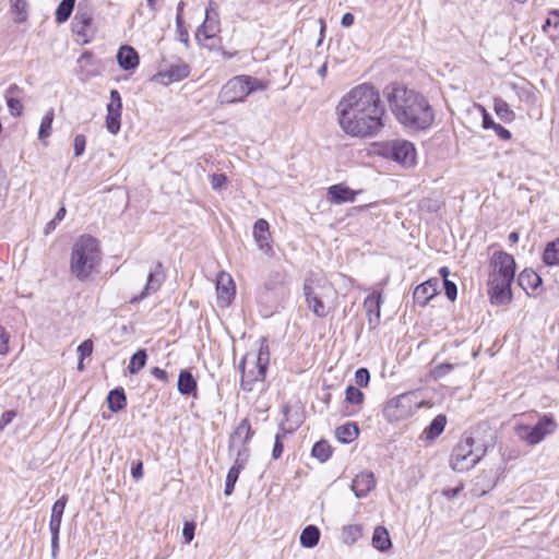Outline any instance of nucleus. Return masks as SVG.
<instances>
[{"instance_id":"10","label":"nucleus","mask_w":559,"mask_h":559,"mask_svg":"<svg viewBox=\"0 0 559 559\" xmlns=\"http://www.w3.org/2000/svg\"><path fill=\"white\" fill-rule=\"evenodd\" d=\"M383 154L402 164L403 166H413L416 160V150L413 143L406 140H392L383 146Z\"/></svg>"},{"instance_id":"30","label":"nucleus","mask_w":559,"mask_h":559,"mask_svg":"<svg viewBox=\"0 0 559 559\" xmlns=\"http://www.w3.org/2000/svg\"><path fill=\"white\" fill-rule=\"evenodd\" d=\"M178 391L182 395H191L197 391V381L189 370H181L177 382Z\"/></svg>"},{"instance_id":"25","label":"nucleus","mask_w":559,"mask_h":559,"mask_svg":"<svg viewBox=\"0 0 559 559\" xmlns=\"http://www.w3.org/2000/svg\"><path fill=\"white\" fill-rule=\"evenodd\" d=\"M117 61L124 71L133 70L139 66V53L133 47L124 45L117 52Z\"/></svg>"},{"instance_id":"39","label":"nucleus","mask_w":559,"mask_h":559,"mask_svg":"<svg viewBox=\"0 0 559 559\" xmlns=\"http://www.w3.org/2000/svg\"><path fill=\"white\" fill-rule=\"evenodd\" d=\"M493 109L497 116L504 122H510L514 119V112L503 99H495Z\"/></svg>"},{"instance_id":"48","label":"nucleus","mask_w":559,"mask_h":559,"mask_svg":"<svg viewBox=\"0 0 559 559\" xmlns=\"http://www.w3.org/2000/svg\"><path fill=\"white\" fill-rule=\"evenodd\" d=\"M79 358L85 359L90 357L93 353V342L92 340H85L78 347Z\"/></svg>"},{"instance_id":"63","label":"nucleus","mask_w":559,"mask_h":559,"mask_svg":"<svg viewBox=\"0 0 559 559\" xmlns=\"http://www.w3.org/2000/svg\"><path fill=\"white\" fill-rule=\"evenodd\" d=\"M354 15L352 13H345L343 16H342V20H341V24L344 26V27H349L354 24Z\"/></svg>"},{"instance_id":"20","label":"nucleus","mask_w":559,"mask_h":559,"mask_svg":"<svg viewBox=\"0 0 559 559\" xmlns=\"http://www.w3.org/2000/svg\"><path fill=\"white\" fill-rule=\"evenodd\" d=\"M270 225L263 219L259 218L253 225V237L261 251L266 254L272 253V246L269 242L270 239Z\"/></svg>"},{"instance_id":"54","label":"nucleus","mask_w":559,"mask_h":559,"mask_svg":"<svg viewBox=\"0 0 559 559\" xmlns=\"http://www.w3.org/2000/svg\"><path fill=\"white\" fill-rule=\"evenodd\" d=\"M558 24H559V11L554 10L550 12V16L545 21V23L543 25V29L546 31V28L550 25H554L555 27H557Z\"/></svg>"},{"instance_id":"22","label":"nucleus","mask_w":559,"mask_h":559,"mask_svg":"<svg viewBox=\"0 0 559 559\" xmlns=\"http://www.w3.org/2000/svg\"><path fill=\"white\" fill-rule=\"evenodd\" d=\"M162 267H163L162 263L157 262L154 270H152L148 273L144 290L142 292V294L140 296L134 297L131 300V302H136L139 300H142L147 295L155 293L160 287V285L164 281V274H163Z\"/></svg>"},{"instance_id":"58","label":"nucleus","mask_w":559,"mask_h":559,"mask_svg":"<svg viewBox=\"0 0 559 559\" xmlns=\"http://www.w3.org/2000/svg\"><path fill=\"white\" fill-rule=\"evenodd\" d=\"M483 111V128L492 129L497 123L493 121L492 117L486 111L484 107H481Z\"/></svg>"},{"instance_id":"23","label":"nucleus","mask_w":559,"mask_h":559,"mask_svg":"<svg viewBox=\"0 0 559 559\" xmlns=\"http://www.w3.org/2000/svg\"><path fill=\"white\" fill-rule=\"evenodd\" d=\"M438 293V280H428L418 285L414 293L413 298L415 302L420 306H426L427 302Z\"/></svg>"},{"instance_id":"16","label":"nucleus","mask_w":559,"mask_h":559,"mask_svg":"<svg viewBox=\"0 0 559 559\" xmlns=\"http://www.w3.org/2000/svg\"><path fill=\"white\" fill-rule=\"evenodd\" d=\"M190 73L189 66L180 62L177 64H171L167 70L159 71L155 76L154 80L156 82L163 83L165 85L177 82L180 80L186 79Z\"/></svg>"},{"instance_id":"45","label":"nucleus","mask_w":559,"mask_h":559,"mask_svg":"<svg viewBox=\"0 0 559 559\" xmlns=\"http://www.w3.org/2000/svg\"><path fill=\"white\" fill-rule=\"evenodd\" d=\"M370 381V372L367 368H359L355 372V382L358 386H367Z\"/></svg>"},{"instance_id":"3","label":"nucleus","mask_w":559,"mask_h":559,"mask_svg":"<svg viewBox=\"0 0 559 559\" xmlns=\"http://www.w3.org/2000/svg\"><path fill=\"white\" fill-rule=\"evenodd\" d=\"M515 260L504 252L496 251L490 259L488 294L493 305H507L512 300L511 284L515 276Z\"/></svg>"},{"instance_id":"37","label":"nucleus","mask_w":559,"mask_h":559,"mask_svg":"<svg viewBox=\"0 0 559 559\" xmlns=\"http://www.w3.org/2000/svg\"><path fill=\"white\" fill-rule=\"evenodd\" d=\"M311 454L313 457L318 459L321 463L328 461L332 454L331 445L325 441L321 440L313 444Z\"/></svg>"},{"instance_id":"19","label":"nucleus","mask_w":559,"mask_h":559,"mask_svg":"<svg viewBox=\"0 0 559 559\" xmlns=\"http://www.w3.org/2000/svg\"><path fill=\"white\" fill-rule=\"evenodd\" d=\"M219 31L218 13L216 3L210 2L205 11V20L199 27L198 33H202L206 39L213 38Z\"/></svg>"},{"instance_id":"55","label":"nucleus","mask_w":559,"mask_h":559,"mask_svg":"<svg viewBox=\"0 0 559 559\" xmlns=\"http://www.w3.org/2000/svg\"><path fill=\"white\" fill-rule=\"evenodd\" d=\"M9 335L3 328L0 326V355L5 354L9 349L8 346Z\"/></svg>"},{"instance_id":"6","label":"nucleus","mask_w":559,"mask_h":559,"mask_svg":"<svg viewBox=\"0 0 559 559\" xmlns=\"http://www.w3.org/2000/svg\"><path fill=\"white\" fill-rule=\"evenodd\" d=\"M266 90V84L250 75H238L230 79L221 90L218 98L222 104L240 103L255 91Z\"/></svg>"},{"instance_id":"38","label":"nucleus","mask_w":559,"mask_h":559,"mask_svg":"<svg viewBox=\"0 0 559 559\" xmlns=\"http://www.w3.org/2000/svg\"><path fill=\"white\" fill-rule=\"evenodd\" d=\"M147 354L145 349L135 352L129 362L128 370L131 374L138 373L146 364Z\"/></svg>"},{"instance_id":"9","label":"nucleus","mask_w":559,"mask_h":559,"mask_svg":"<svg viewBox=\"0 0 559 559\" xmlns=\"http://www.w3.org/2000/svg\"><path fill=\"white\" fill-rule=\"evenodd\" d=\"M556 428L557 425L554 418L545 415L534 426H520L518 435L528 444L534 445L539 443L546 436L551 435Z\"/></svg>"},{"instance_id":"46","label":"nucleus","mask_w":559,"mask_h":559,"mask_svg":"<svg viewBox=\"0 0 559 559\" xmlns=\"http://www.w3.org/2000/svg\"><path fill=\"white\" fill-rule=\"evenodd\" d=\"M86 145V138L83 134H76L73 141L74 156L83 155Z\"/></svg>"},{"instance_id":"35","label":"nucleus","mask_w":559,"mask_h":559,"mask_svg":"<svg viewBox=\"0 0 559 559\" xmlns=\"http://www.w3.org/2000/svg\"><path fill=\"white\" fill-rule=\"evenodd\" d=\"M543 261L546 265H559V238L547 243Z\"/></svg>"},{"instance_id":"44","label":"nucleus","mask_w":559,"mask_h":559,"mask_svg":"<svg viewBox=\"0 0 559 559\" xmlns=\"http://www.w3.org/2000/svg\"><path fill=\"white\" fill-rule=\"evenodd\" d=\"M360 535L361 531L357 525H348L343 530V538L346 543H355Z\"/></svg>"},{"instance_id":"7","label":"nucleus","mask_w":559,"mask_h":559,"mask_svg":"<svg viewBox=\"0 0 559 559\" xmlns=\"http://www.w3.org/2000/svg\"><path fill=\"white\" fill-rule=\"evenodd\" d=\"M486 451L487 448L484 444L475 447V439L466 437L452 450L450 466L456 472H466L479 462Z\"/></svg>"},{"instance_id":"27","label":"nucleus","mask_w":559,"mask_h":559,"mask_svg":"<svg viewBox=\"0 0 559 559\" xmlns=\"http://www.w3.org/2000/svg\"><path fill=\"white\" fill-rule=\"evenodd\" d=\"M447 425V417L443 414L437 415L432 421L429 424L428 427H426L420 435V440L424 441H432L437 437H439Z\"/></svg>"},{"instance_id":"56","label":"nucleus","mask_w":559,"mask_h":559,"mask_svg":"<svg viewBox=\"0 0 559 559\" xmlns=\"http://www.w3.org/2000/svg\"><path fill=\"white\" fill-rule=\"evenodd\" d=\"M131 475L134 479H140L143 476V464L141 461L132 463Z\"/></svg>"},{"instance_id":"15","label":"nucleus","mask_w":559,"mask_h":559,"mask_svg":"<svg viewBox=\"0 0 559 559\" xmlns=\"http://www.w3.org/2000/svg\"><path fill=\"white\" fill-rule=\"evenodd\" d=\"M94 16V7L88 0L79 2L76 13L73 20V27L79 35H84L87 27L91 26Z\"/></svg>"},{"instance_id":"4","label":"nucleus","mask_w":559,"mask_h":559,"mask_svg":"<svg viewBox=\"0 0 559 559\" xmlns=\"http://www.w3.org/2000/svg\"><path fill=\"white\" fill-rule=\"evenodd\" d=\"M102 259L99 242L91 235L81 236L73 245L70 257V272L81 282L86 281Z\"/></svg>"},{"instance_id":"33","label":"nucleus","mask_w":559,"mask_h":559,"mask_svg":"<svg viewBox=\"0 0 559 559\" xmlns=\"http://www.w3.org/2000/svg\"><path fill=\"white\" fill-rule=\"evenodd\" d=\"M358 436V427L354 423H348L340 426L335 430V437L342 443H349L354 441Z\"/></svg>"},{"instance_id":"53","label":"nucleus","mask_w":559,"mask_h":559,"mask_svg":"<svg viewBox=\"0 0 559 559\" xmlns=\"http://www.w3.org/2000/svg\"><path fill=\"white\" fill-rule=\"evenodd\" d=\"M176 25H177L178 32L180 34V39L185 43H188L189 35H188V32L183 28V21H182V17L180 16V14H177V16H176Z\"/></svg>"},{"instance_id":"43","label":"nucleus","mask_w":559,"mask_h":559,"mask_svg":"<svg viewBox=\"0 0 559 559\" xmlns=\"http://www.w3.org/2000/svg\"><path fill=\"white\" fill-rule=\"evenodd\" d=\"M453 369H454V365L453 364L443 362V364H440V365L436 366L431 370L430 373H431V377L435 380H439V379L445 377L448 373H450Z\"/></svg>"},{"instance_id":"60","label":"nucleus","mask_w":559,"mask_h":559,"mask_svg":"<svg viewBox=\"0 0 559 559\" xmlns=\"http://www.w3.org/2000/svg\"><path fill=\"white\" fill-rule=\"evenodd\" d=\"M15 417V412L14 411H7L4 412L2 415H1V418H0V424L5 427L7 425H9Z\"/></svg>"},{"instance_id":"31","label":"nucleus","mask_w":559,"mask_h":559,"mask_svg":"<svg viewBox=\"0 0 559 559\" xmlns=\"http://www.w3.org/2000/svg\"><path fill=\"white\" fill-rule=\"evenodd\" d=\"M108 408L118 413L122 411L127 405V396L122 388H116L108 393L107 396Z\"/></svg>"},{"instance_id":"5","label":"nucleus","mask_w":559,"mask_h":559,"mask_svg":"<svg viewBox=\"0 0 559 559\" xmlns=\"http://www.w3.org/2000/svg\"><path fill=\"white\" fill-rule=\"evenodd\" d=\"M248 356L249 355H246L239 365V368L242 373L240 386L246 392H262L265 388L264 381L266 377L267 366L270 362V350L267 341L265 338L261 340L259 352L254 360V368L246 371L245 365L247 362Z\"/></svg>"},{"instance_id":"52","label":"nucleus","mask_w":559,"mask_h":559,"mask_svg":"<svg viewBox=\"0 0 559 559\" xmlns=\"http://www.w3.org/2000/svg\"><path fill=\"white\" fill-rule=\"evenodd\" d=\"M281 438L282 436L280 433L275 436L274 447L272 450V456L274 460H278L282 456L284 450V445Z\"/></svg>"},{"instance_id":"12","label":"nucleus","mask_w":559,"mask_h":559,"mask_svg":"<svg viewBox=\"0 0 559 559\" xmlns=\"http://www.w3.org/2000/svg\"><path fill=\"white\" fill-rule=\"evenodd\" d=\"M323 290H325L323 286L314 287L307 283L304 286L308 308L319 318H324L328 314L326 306L323 302Z\"/></svg>"},{"instance_id":"50","label":"nucleus","mask_w":559,"mask_h":559,"mask_svg":"<svg viewBox=\"0 0 559 559\" xmlns=\"http://www.w3.org/2000/svg\"><path fill=\"white\" fill-rule=\"evenodd\" d=\"M226 181L227 177L224 174H214L211 176V186L214 190L222 189Z\"/></svg>"},{"instance_id":"13","label":"nucleus","mask_w":559,"mask_h":559,"mask_svg":"<svg viewBox=\"0 0 559 559\" xmlns=\"http://www.w3.org/2000/svg\"><path fill=\"white\" fill-rule=\"evenodd\" d=\"M249 457V449H245L243 451H238L236 453L234 465L229 468L226 481L224 493L226 496H230L235 489V485L238 480L240 472L245 468L247 461Z\"/></svg>"},{"instance_id":"18","label":"nucleus","mask_w":559,"mask_h":559,"mask_svg":"<svg viewBox=\"0 0 559 559\" xmlns=\"http://www.w3.org/2000/svg\"><path fill=\"white\" fill-rule=\"evenodd\" d=\"M376 477L372 472H361L352 481V490L357 498L366 497L376 488Z\"/></svg>"},{"instance_id":"21","label":"nucleus","mask_w":559,"mask_h":559,"mask_svg":"<svg viewBox=\"0 0 559 559\" xmlns=\"http://www.w3.org/2000/svg\"><path fill=\"white\" fill-rule=\"evenodd\" d=\"M24 94V90L17 84H11L4 94L5 103L10 114L13 117H20L23 112V105L21 103V96Z\"/></svg>"},{"instance_id":"41","label":"nucleus","mask_w":559,"mask_h":559,"mask_svg":"<svg viewBox=\"0 0 559 559\" xmlns=\"http://www.w3.org/2000/svg\"><path fill=\"white\" fill-rule=\"evenodd\" d=\"M345 399L348 403L359 405L364 401V393L354 385H348L345 391Z\"/></svg>"},{"instance_id":"59","label":"nucleus","mask_w":559,"mask_h":559,"mask_svg":"<svg viewBox=\"0 0 559 559\" xmlns=\"http://www.w3.org/2000/svg\"><path fill=\"white\" fill-rule=\"evenodd\" d=\"M463 488H464V486H463V484H461L454 488L444 489L442 491V495L444 497H447L448 499H453L463 490Z\"/></svg>"},{"instance_id":"24","label":"nucleus","mask_w":559,"mask_h":559,"mask_svg":"<svg viewBox=\"0 0 559 559\" xmlns=\"http://www.w3.org/2000/svg\"><path fill=\"white\" fill-rule=\"evenodd\" d=\"M216 290L218 300L224 305H228L235 295V286L230 275L221 273L217 276Z\"/></svg>"},{"instance_id":"40","label":"nucleus","mask_w":559,"mask_h":559,"mask_svg":"<svg viewBox=\"0 0 559 559\" xmlns=\"http://www.w3.org/2000/svg\"><path fill=\"white\" fill-rule=\"evenodd\" d=\"M53 118H55L53 109H49L43 117L40 126H39V130H38L39 140H45L50 135Z\"/></svg>"},{"instance_id":"47","label":"nucleus","mask_w":559,"mask_h":559,"mask_svg":"<svg viewBox=\"0 0 559 559\" xmlns=\"http://www.w3.org/2000/svg\"><path fill=\"white\" fill-rule=\"evenodd\" d=\"M276 283L278 286H275L271 284L270 282L265 283L266 290H276L277 295L281 297H284L287 295L286 288L283 286L282 276L280 273H276L275 275Z\"/></svg>"},{"instance_id":"1","label":"nucleus","mask_w":559,"mask_h":559,"mask_svg":"<svg viewBox=\"0 0 559 559\" xmlns=\"http://www.w3.org/2000/svg\"><path fill=\"white\" fill-rule=\"evenodd\" d=\"M342 130L352 136L369 138L383 128L384 107L379 91L367 83L347 92L336 106Z\"/></svg>"},{"instance_id":"36","label":"nucleus","mask_w":559,"mask_h":559,"mask_svg":"<svg viewBox=\"0 0 559 559\" xmlns=\"http://www.w3.org/2000/svg\"><path fill=\"white\" fill-rule=\"evenodd\" d=\"M75 7V0H62L56 9V21L64 23L71 16Z\"/></svg>"},{"instance_id":"34","label":"nucleus","mask_w":559,"mask_h":559,"mask_svg":"<svg viewBox=\"0 0 559 559\" xmlns=\"http://www.w3.org/2000/svg\"><path fill=\"white\" fill-rule=\"evenodd\" d=\"M372 545L379 549L380 551H385L391 547V539L389 532L383 526H378L374 528L373 535H372Z\"/></svg>"},{"instance_id":"61","label":"nucleus","mask_w":559,"mask_h":559,"mask_svg":"<svg viewBox=\"0 0 559 559\" xmlns=\"http://www.w3.org/2000/svg\"><path fill=\"white\" fill-rule=\"evenodd\" d=\"M151 373L160 381H167L168 374L164 369H160L158 367H154L151 369Z\"/></svg>"},{"instance_id":"26","label":"nucleus","mask_w":559,"mask_h":559,"mask_svg":"<svg viewBox=\"0 0 559 559\" xmlns=\"http://www.w3.org/2000/svg\"><path fill=\"white\" fill-rule=\"evenodd\" d=\"M358 191L352 190L342 183L333 185L328 189V198L332 203L341 204L345 202H354Z\"/></svg>"},{"instance_id":"29","label":"nucleus","mask_w":559,"mask_h":559,"mask_svg":"<svg viewBox=\"0 0 559 559\" xmlns=\"http://www.w3.org/2000/svg\"><path fill=\"white\" fill-rule=\"evenodd\" d=\"M518 284L526 292L536 290L542 285L540 276L531 269L523 270L518 277Z\"/></svg>"},{"instance_id":"14","label":"nucleus","mask_w":559,"mask_h":559,"mask_svg":"<svg viewBox=\"0 0 559 559\" xmlns=\"http://www.w3.org/2000/svg\"><path fill=\"white\" fill-rule=\"evenodd\" d=\"M252 433L249 420L242 419L229 438V453L233 454L234 451L237 453L238 451L248 449L247 442L250 440Z\"/></svg>"},{"instance_id":"51","label":"nucleus","mask_w":559,"mask_h":559,"mask_svg":"<svg viewBox=\"0 0 559 559\" xmlns=\"http://www.w3.org/2000/svg\"><path fill=\"white\" fill-rule=\"evenodd\" d=\"M195 524L192 522H186L182 528V535L186 543H190L194 537Z\"/></svg>"},{"instance_id":"42","label":"nucleus","mask_w":559,"mask_h":559,"mask_svg":"<svg viewBox=\"0 0 559 559\" xmlns=\"http://www.w3.org/2000/svg\"><path fill=\"white\" fill-rule=\"evenodd\" d=\"M11 10L19 16L17 21L23 22L26 19V7L25 0H10Z\"/></svg>"},{"instance_id":"62","label":"nucleus","mask_w":559,"mask_h":559,"mask_svg":"<svg viewBox=\"0 0 559 559\" xmlns=\"http://www.w3.org/2000/svg\"><path fill=\"white\" fill-rule=\"evenodd\" d=\"M59 550V533H51V556L55 558Z\"/></svg>"},{"instance_id":"57","label":"nucleus","mask_w":559,"mask_h":559,"mask_svg":"<svg viewBox=\"0 0 559 559\" xmlns=\"http://www.w3.org/2000/svg\"><path fill=\"white\" fill-rule=\"evenodd\" d=\"M496 132V134L502 139V140H510L511 139V132L506 129L504 127H502L501 124L497 123L493 128H492Z\"/></svg>"},{"instance_id":"32","label":"nucleus","mask_w":559,"mask_h":559,"mask_svg":"<svg viewBox=\"0 0 559 559\" xmlns=\"http://www.w3.org/2000/svg\"><path fill=\"white\" fill-rule=\"evenodd\" d=\"M320 539V530L314 525L306 526L299 537L300 544L306 548H313Z\"/></svg>"},{"instance_id":"11","label":"nucleus","mask_w":559,"mask_h":559,"mask_svg":"<svg viewBox=\"0 0 559 559\" xmlns=\"http://www.w3.org/2000/svg\"><path fill=\"white\" fill-rule=\"evenodd\" d=\"M122 99L117 90L110 91V102L107 104L106 129L111 134H117L121 128Z\"/></svg>"},{"instance_id":"17","label":"nucleus","mask_w":559,"mask_h":559,"mask_svg":"<svg viewBox=\"0 0 559 559\" xmlns=\"http://www.w3.org/2000/svg\"><path fill=\"white\" fill-rule=\"evenodd\" d=\"M382 302V295L377 292H373L364 300V308L368 316V324L370 329L377 328L380 322Z\"/></svg>"},{"instance_id":"64","label":"nucleus","mask_w":559,"mask_h":559,"mask_svg":"<svg viewBox=\"0 0 559 559\" xmlns=\"http://www.w3.org/2000/svg\"><path fill=\"white\" fill-rule=\"evenodd\" d=\"M66 212H67V211H66V209H64L63 206H62V207H60V209L58 210V212L56 213V215H55V217H53V219H52V223H59V222H61V221L64 218V216H66Z\"/></svg>"},{"instance_id":"2","label":"nucleus","mask_w":559,"mask_h":559,"mask_svg":"<svg viewBox=\"0 0 559 559\" xmlns=\"http://www.w3.org/2000/svg\"><path fill=\"white\" fill-rule=\"evenodd\" d=\"M384 95L396 120L411 130H426L435 120L426 97L401 84L388 85Z\"/></svg>"},{"instance_id":"28","label":"nucleus","mask_w":559,"mask_h":559,"mask_svg":"<svg viewBox=\"0 0 559 559\" xmlns=\"http://www.w3.org/2000/svg\"><path fill=\"white\" fill-rule=\"evenodd\" d=\"M67 502L68 497L63 495L53 503L49 521L50 533H60L61 520Z\"/></svg>"},{"instance_id":"49","label":"nucleus","mask_w":559,"mask_h":559,"mask_svg":"<svg viewBox=\"0 0 559 559\" xmlns=\"http://www.w3.org/2000/svg\"><path fill=\"white\" fill-rule=\"evenodd\" d=\"M443 288H444L445 296L451 301H454L456 299V296H457L456 284L454 282L445 278V281H443Z\"/></svg>"},{"instance_id":"8","label":"nucleus","mask_w":559,"mask_h":559,"mask_svg":"<svg viewBox=\"0 0 559 559\" xmlns=\"http://www.w3.org/2000/svg\"><path fill=\"white\" fill-rule=\"evenodd\" d=\"M420 404L414 400V393H404L391 399L383 408V415L389 421H400L411 417Z\"/></svg>"}]
</instances>
